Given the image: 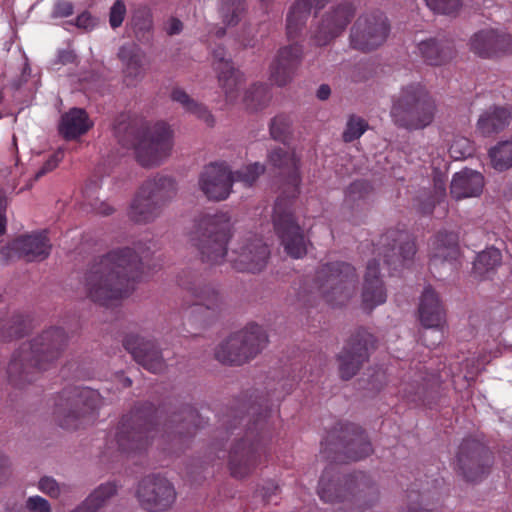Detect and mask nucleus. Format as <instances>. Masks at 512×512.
I'll list each match as a JSON object with an SVG mask.
<instances>
[{"mask_svg": "<svg viewBox=\"0 0 512 512\" xmlns=\"http://www.w3.org/2000/svg\"><path fill=\"white\" fill-rule=\"evenodd\" d=\"M117 56L125 66L124 73L127 79L138 80L143 77L142 55L137 45H122Z\"/></svg>", "mask_w": 512, "mask_h": 512, "instance_id": "43", "label": "nucleus"}, {"mask_svg": "<svg viewBox=\"0 0 512 512\" xmlns=\"http://www.w3.org/2000/svg\"><path fill=\"white\" fill-rule=\"evenodd\" d=\"M471 50L482 58H493L512 53V36L494 29L475 33L470 40Z\"/></svg>", "mask_w": 512, "mask_h": 512, "instance_id": "28", "label": "nucleus"}, {"mask_svg": "<svg viewBox=\"0 0 512 512\" xmlns=\"http://www.w3.org/2000/svg\"><path fill=\"white\" fill-rule=\"evenodd\" d=\"M265 172L264 165L256 162L233 173L234 181H240L245 186H252Z\"/></svg>", "mask_w": 512, "mask_h": 512, "instance_id": "51", "label": "nucleus"}, {"mask_svg": "<svg viewBox=\"0 0 512 512\" xmlns=\"http://www.w3.org/2000/svg\"><path fill=\"white\" fill-rule=\"evenodd\" d=\"M144 271L143 259L130 247L116 248L94 261L84 276L86 296L94 303L109 306L126 298Z\"/></svg>", "mask_w": 512, "mask_h": 512, "instance_id": "1", "label": "nucleus"}, {"mask_svg": "<svg viewBox=\"0 0 512 512\" xmlns=\"http://www.w3.org/2000/svg\"><path fill=\"white\" fill-rule=\"evenodd\" d=\"M6 330L5 338H19L24 335L25 325L22 316L17 315L11 318V320L4 326L1 327Z\"/></svg>", "mask_w": 512, "mask_h": 512, "instance_id": "58", "label": "nucleus"}, {"mask_svg": "<svg viewBox=\"0 0 512 512\" xmlns=\"http://www.w3.org/2000/svg\"><path fill=\"white\" fill-rule=\"evenodd\" d=\"M220 13L223 22L227 26H235L239 23L242 14L246 10L245 0H220Z\"/></svg>", "mask_w": 512, "mask_h": 512, "instance_id": "50", "label": "nucleus"}, {"mask_svg": "<svg viewBox=\"0 0 512 512\" xmlns=\"http://www.w3.org/2000/svg\"><path fill=\"white\" fill-rule=\"evenodd\" d=\"M491 465L492 454L482 442L472 438L462 441L456 456V467L466 481L481 480L489 473Z\"/></svg>", "mask_w": 512, "mask_h": 512, "instance_id": "17", "label": "nucleus"}, {"mask_svg": "<svg viewBox=\"0 0 512 512\" xmlns=\"http://www.w3.org/2000/svg\"><path fill=\"white\" fill-rule=\"evenodd\" d=\"M312 7L315 5L311 0H297L290 7L286 18V33L289 39L299 36Z\"/></svg>", "mask_w": 512, "mask_h": 512, "instance_id": "41", "label": "nucleus"}, {"mask_svg": "<svg viewBox=\"0 0 512 512\" xmlns=\"http://www.w3.org/2000/svg\"><path fill=\"white\" fill-rule=\"evenodd\" d=\"M491 166L497 171L512 167V140L501 141L489 150Z\"/></svg>", "mask_w": 512, "mask_h": 512, "instance_id": "46", "label": "nucleus"}, {"mask_svg": "<svg viewBox=\"0 0 512 512\" xmlns=\"http://www.w3.org/2000/svg\"><path fill=\"white\" fill-rule=\"evenodd\" d=\"M321 446V455L331 463L359 461L373 452L365 431L353 423L335 425Z\"/></svg>", "mask_w": 512, "mask_h": 512, "instance_id": "7", "label": "nucleus"}, {"mask_svg": "<svg viewBox=\"0 0 512 512\" xmlns=\"http://www.w3.org/2000/svg\"><path fill=\"white\" fill-rule=\"evenodd\" d=\"M231 223L226 213L206 214L199 218L192 235L201 261L209 265L223 263L227 255Z\"/></svg>", "mask_w": 512, "mask_h": 512, "instance_id": "9", "label": "nucleus"}, {"mask_svg": "<svg viewBox=\"0 0 512 512\" xmlns=\"http://www.w3.org/2000/svg\"><path fill=\"white\" fill-rule=\"evenodd\" d=\"M116 492L117 489L114 484H101L82 502V504L91 512H98Z\"/></svg>", "mask_w": 512, "mask_h": 512, "instance_id": "49", "label": "nucleus"}, {"mask_svg": "<svg viewBox=\"0 0 512 512\" xmlns=\"http://www.w3.org/2000/svg\"><path fill=\"white\" fill-rule=\"evenodd\" d=\"M156 431V409L151 403L135 406L119 422L116 442L123 452L145 448Z\"/></svg>", "mask_w": 512, "mask_h": 512, "instance_id": "11", "label": "nucleus"}, {"mask_svg": "<svg viewBox=\"0 0 512 512\" xmlns=\"http://www.w3.org/2000/svg\"><path fill=\"white\" fill-rule=\"evenodd\" d=\"M130 26L135 38L142 44H150L153 40V15L149 7L138 5L131 12Z\"/></svg>", "mask_w": 512, "mask_h": 512, "instance_id": "39", "label": "nucleus"}, {"mask_svg": "<svg viewBox=\"0 0 512 512\" xmlns=\"http://www.w3.org/2000/svg\"><path fill=\"white\" fill-rule=\"evenodd\" d=\"M170 98L172 101L178 103L186 112L193 114L206 123L207 126H214L215 119L208 108L190 97L184 89L174 87L170 93Z\"/></svg>", "mask_w": 512, "mask_h": 512, "instance_id": "40", "label": "nucleus"}, {"mask_svg": "<svg viewBox=\"0 0 512 512\" xmlns=\"http://www.w3.org/2000/svg\"><path fill=\"white\" fill-rule=\"evenodd\" d=\"M361 296L364 309L369 311L386 301V289L380 278L379 263L375 259L367 263Z\"/></svg>", "mask_w": 512, "mask_h": 512, "instance_id": "30", "label": "nucleus"}, {"mask_svg": "<svg viewBox=\"0 0 512 512\" xmlns=\"http://www.w3.org/2000/svg\"><path fill=\"white\" fill-rule=\"evenodd\" d=\"M409 503L402 508L401 512H428L430 508L424 507L421 502L418 501V496L413 499L412 495H409Z\"/></svg>", "mask_w": 512, "mask_h": 512, "instance_id": "64", "label": "nucleus"}, {"mask_svg": "<svg viewBox=\"0 0 512 512\" xmlns=\"http://www.w3.org/2000/svg\"><path fill=\"white\" fill-rule=\"evenodd\" d=\"M38 488L41 492L51 498H59L62 493L68 491V486L59 484L54 478L49 476L42 477L38 482Z\"/></svg>", "mask_w": 512, "mask_h": 512, "instance_id": "55", "label": "nucleus"}, {"mask_svg": "<svg viewBox=\"0 0 512 512\" xmlns=\"http://www.w3.org/2000/svg\"><path fill=\"white\" fill-rule=\"evenodd\" d=\"M163 209L140 188L131 203L129 217L136 223H148L159 217Z\"/></svg>", "mask_w": 512, "mask_h": 512, "instance_id": "38", "label": "nucleus"}, {"mask_svg": "<svg viewBox=\"0 0 512 512\" xmlns=\"http://www.w3.org/2000/svg\"><path fill=\"white\" fill-rule=\"evenodd\" d=\"M113 130L123 147L134 149L137 162L143 167L160 165L172 149L171 131L164 123L150 126L121 114L115 119Z\"/></svg>", "mask_w": 512, "mask_h": 512, "instance_id": "2", "label": "nucleus"}, {"mask_svg": "<svg viewBox=\"0 0 512 512\" xmlns=\"http://www.w3.org/2000/svg\"><path fill=\"white\" fill-rule=\"evenodd\" d=\"M427 6L435 13L455 16L462 7V0H425Z\"/></svg>", "mask_w": 512, "mask_h": 512, "instance_id": "53", "label": "nucleus"}, {"mask_svg": "<svg viewBox=\"0 0 512 512\" xmlns=\"http://www.w3.org/2000/svg\"><path fill=\"white\" fill-rule=\"evenodd\" d=\"M173 484L159 475H148L138 484L136 497L142 509L148 512H166L176 501Z\"/></svg>", "mask_w": 512, "mask_h": 512, "instance_id": "18", "label": "nucleus"}, {"mask_svg": "<svg viewBox=\"0 0 512 512\" xmlns=\"http://www.w3.org/2000/svg\"><path fill=\"white\" fill-rule=\"evenodd\" d=\"M270 250L260 238H249L232 251L231 265L238 272L259 273L265 269Z\"/></svg>", "mask_w": 512, "mask_h": 512, "instance_id": "24", "label": "nucleus"}, {"mask_svg": "<svg viewBox=\"0 0 512 512\" xmlns=\"http://www.w3.org/2000/svg\"><path fill=\"white\" fill-rule=\"evenodd\" d=\"M63 151L61 149L54 152L43 164V166L35 173L34 180L40 179L48 172L53 171L63 159Z\"/></svg>", "mask_w": 512, "mask_h": 512, "instance_id": "59", "label": "nucleus"}, {"mask_svg": "<svg viewBox=\"0 0 512 512\" xmlns=\"http://www.w3.org/2000/svg\"><path fill=\"white\" fill-rule=\"evenodd\" d=\"M483 187V175L466 168L454 174L450 184V194L456 200L477 197L482 193Z\"/></svg>", "mask_w": 512, "mask_h": 512, "instance_id": "32", "label": "nucleus"}, {"mask_svg": "<svg viewBox=\"0 0 512 512\" xmlns=\"http://www.w3.org/2000/svg\"><path fill=\"white\" fill-rule=\"evenodd\" d=\"M435 252L430 259V270L437 271L441 265L451 270L459 256L457 236L452 232H439L436 236Z\"/></svg>", "mask_w": 512, "mask_h": 512, "instance_id": "31", "label": "nucleus"}, {"mask_svg": "<svg viewBox=\"0 0 512 512\" xmlns=\"http://www.w3.org/2000/svg\"><path fill=\"white\" fill-rule=\"evenodd\" d=\"M446 198V181L441 174H437L433 179V191L423 193L418 197V211L424 215L433 212L437 204L442 203Z\"/></svg>", "mask_w": 512, "mask_h": 512, "instance_id": "45", "label": "nucleus"}, {"mask_svg": "<svg viewBox=\"0 0 512 512\" xmlns=\"http://www.w3.org/2000/svg\"><path fill=\"white\" fill-rule=\"evenodd\" d=\"M267 343L265 330L257 324H251L219 344L215 357L223 364L242 365L256 357Z\"/></svg>", "mask_w": 512, "mask_h": 512, "instance_id": "12", "label": "nucleus"}, {"mask_svg": "<svg viewBox=\"0 0 512 512\" xmlns=\"http://www.w3.org/2000/svg\"><path fill=\"white\" fill-rule=\"evenodd\" d=\"M390 30L387 17L379 11L357 18L350 31V45L361 52H370L381 46Z\"/></svg>", "mask_w": 512, "mask_h": 512, "instance_id": "16", "label": "nucleus"}, {"mask_svg": "<svg viewBox=\"0 0 512 512\" xmlns=\"http://www.w3.org/2000/svg\"><path fill=\"white\" fill-rule=\"evenodd\" d=\"M291 133V121L285 115H277L271 119L270 135L276 141L284 142Z\"/></svg>", "mask_w": 512, "mask_h": 512, "instance_id": "52", "label": "nucleus"}, {"mask_svg": "<svg viewBox=\"0 0 512 512\" xmlns=\"http://www.w3.org/2000/svg\"><path fill=\"white\" fill-rule=\"evenodd\" d=\"M74 13V5L67 0H57L53 6L51 17L53 19L66 18Z\"/></svg>", "mask_w": 512, "mask_h": 512, "instance_id": "62", "label": "nucleus"}, {"mask_svg": "<svg viewBox=\"0 0 512 512\" xmlns=\"http://www.w3.org/2000/svg\"><path fill=\"white\" fill-rule=\"evenodd\" d=\"M268 162L278 169L279 174L286 178L287 182L293 187L294 192H296L300 184L299 160L296 155L293 152L278 147L269 152Z\"/></svg>", "mask_w": 512, "mask_h": 512, "instance_id": "34", "label": "nucleus"}, {"mask_svg": "<svg viewBox=\"0 0 512 512\" xmlns=\"http://www.w3.org/2000/svg\"><path fill=\"white\" fill-rule=\"evenodd\" d=\"M122 344L134 361L144 369L155 374L166 370V361L155 340L130 333L123 338Z\"/></svg>", "mask_w": 512, "mask_h": 512, "instance_id": "21", "label": "nucleus"}, {"mask_svg": "<svg viewBox=\"0 0 512 512\" xmlns=\"http://www.w3.org/2000/svg\"><path fill=\"white\" fill-rule=\"evenodd\" d=\"M93 122L83 108H71L62 115L59 123V133L66 140H74L91 129Z\"/></svg>", "mask_w": 512, "mask_h": 512, "instance_id": "35", "label": "nucleus"}, {"mask_svg": "<svg viewBox=\"0 0 512 512\" xmlns=\"http://www.w3.org/2000/svg\"><path fill=\"white\" fill-rule=\"evenodd\" d=\"M380 245L384 262L393 269L404 266L406 261L412 260L416 253L414 239L405 230H387L381 236Z\"/></svg>", "mask_w": 512, "mask_h": 512, "instance_id": "23", "label": "nucleus"}, {"mask_svg": "<svg viewBox=\"0 0 512 512\" xmlns=\"http://www.w3.org/2000/svg\"><path fill=\"white\" fill-rule=\"evenodd\" d=\"M356 14V7L351 2H343L325 14L313 33L311 40L316 46L328 45L341 35Z\"/></svg>", "mask_w": 512, "mask_h": 512, "instance_id": "25", "label": "nucleus"}, {"mask_svg": "<svg viewBox=\"0 0 512 512\" xmlns=\"http://www.w3.org/2000/svg\"><path fill=\"white\" fill-rule=\"evenodd\" d=\"M45 370L54 365L65 353L69 335L62 327L52 326L23 342Z\"/></svg>", "mask_w": 512, "mask_h": 512, "instance_id": "19", "label": "nucleus"}, {"mask_svg": "<svg viewBox=\"0 0 512 512\" xmlns=\"http://www.w3.org/2000/svg\"><path fill=\"white\" fill-rule=\"evenodd\" d=\"M435 113V101L420 83L402 86L392 98L390 116L399 128L409 131L424 129L433 122Z\"/></svg>", "mask_w": 512, "mask_h": 512, "instance_id": "5", "label": "nucleus"}, {"mask_svg": "<svg viewBox=\"0 0 512 512\" xmlns=\"http://www.w3.org/2000/svg\"><path fill=\"white\" fill-rule=\"evenodd\" d=\"M140 188L163 208L177 194L176 181L170 176L160 174L147 179Z\"/></svg>", "mask_w": 512, "mask_h": 512, "instance_id": "37", "label": "nucleus"}, {"mask_svg": "<svg viewBox=\"0 0 512 512\" xmlns=\"http://www.w3.org/2000/svg\"><path fill=\"white\" fill-rule=\"evenodd\" d=\"M178 284L192 298L190 317L201 326L212 323L223 310L225 301L219 287L207 282L194 270H183Z\"/></svg>", "mask_w": 512, "mask_h": 512, "instance_id": "8", "label": "nucleus"}, {"mask_svg": "<svg viewBox=\"0 0 512 512\" xmlns=\"http://www.w3.org/2000/svg\"><path fill=\"white\" fill-rule=\"evenodd\" d=\"M270 413L266 398H260L249 405L244 436L229 451L228 464L233 477L244 478L256 468L260 447L272 434Z\"/></svg>", "mask_w": 512, "mask_h": 512, "instance_id": "3", "label": "nucleus"}, {"mask_svg": "<svg viewBox=\"0 0 512 512\" xmlns=\"http://www.w3.org/2000/svg\"><path fill=\"white\" fill-rule=\"evenodd\" d=\"M471 144L467 138L454 139L449 147V153L454 159L466 158L471 154Z\"/></svg>", "mask_w": 512, "mask_h": 512, "instance_id": "57", "label": "nucleus"}, {"mask_svg": "<svg viewBox=\"0 0 512 512\" xmlns=\"http://www.w3.org/2000/svg\"><path fill=\"white\" fill-rule=\"evenodd\" d=\"M377 338L364 327H358L336 355L339 377L348 381L356 376L377 349Z\"/></svg>", "mask_w": 512, "mask_h": 512, "instance_id": "13", "label": "nucleus"}, {"mask_svg": "<svg viewBox=\"0 0 512 512\" xmlns=\"http://www.w3.org/2000/svg\"><path fill=\"white\" fill-rule=\"evenodd\" d=\"M25 509L27 512H51V505L45 498L41 496H30L25 501Z\"/></svg>", "mask_w": 512, "mask_h": 512, "instance_id": "60", "label": "nucleus"}, {"mask_svg": "<svg viewBox=\"0 0 512 512\" xmlns=\"http://www.w3.org/2000/svg\"><path fill=\"white\" fill-rule=\"evenodd\" d=\"M418 312L422 325L431 330L423 333L424 344L427 346L440 344L443 340L445 311L438 294L430 285L425 287L421 294Z\"/></svg>", "mask_w": 512, "mask_h": 512, "instance_id": "20", "label": "nucleus"}, {"mask_svg": "<svg viewBox=\"0 0 512 512\" xmlns=\"http://www.w3.org/2000/svg\"><path fill=\"white\" fill-rule=\"evenodd\" d=\"M418 50L429 65H442L455 55L453 41L447 37H435L421 41Z\"/></svg>", "mask_w": 512, "mask_h": 512, "instance_id": "33", "label": "nucleus"}, {"mask_svg": "<svg viewBox=\"0 0 512 512\" xmlns=\"http://www.w3.org/2000/svg\"><path fill=\"white\" fill-rule=\"evenodd\" d=\"M10 249L28 262L42 261L50 255L51 244L44 232H37L17 237Z\"/></svg>", "mask_w": 512, "mask_h": 512, "instance_id": "29", "label": "nucleus"}, {"mask_svg": "<svg viewBox=\"0 0 512 512\" xmlns=\"http://www.w3.org/2000/svg\"><path fill=\"white\" fill-rule=\"evenodd\" d=\"M270 98L268 88L263 84L255 83L245 91L243 103L247 110L255 112L266 107Z\"/></svg>", "mask_w": 512, "mask_h": 512, "instance_id": "47", "label": "nucleus"}, {"mask_svg": "<svg viewBox=\"0 0 512 512\" xmlns=\"http://www.w3.org/2000/svg\"><path fill=\"white\" fill-rule=\"evenodd\" d=\"M77 61V55L72 49H63L58 51L55 64L67 65L73 64Z\"/></svg>", "mask_w": 512, "mask_h": 512, "instance_id": "63", "label": "nucleus"}, {"mask_svg": "<svg viewBox=\"0 0 512 512\" xmlns=\"http://www.w3.org/2000/svg\"><path fill=\"white\" fill-rule=\"evenodd\" d=\"M239 43L244 48H253L258 43L256 28L252 25H245L238 36Z\"/></svg>", "mask_w": 512, "mask_h": 512, "instance_id": "61", "label": "nucleus"}, {"mask_svg": "<svg viewBox=\"0 0 512 512\" xmlns=\"http://www.w3.org/2000/svg\"><path fill=\"white\" fill-rule=\"evenodd\" d=\"M304 56L303 46L293 43L280 48L270 65V80L279 87L290 83Z\"/></svg>", "mask_w": 512, "mask_h": 512, "instance_id": "27", "label": "nucleus"}, {"mask_svg": "<svg viewBox=\"0 0 512 512\" xmlns=\"http://www.w3.org/2000/svg\"><path fill=\"white\" fill-rule=\"evenodd\" d=\"M502 263V255L499 249L494 247L483 250L477 254L473 262V274L479 279H485Z\"/></svg>", "mask_w": 512, "mask_h": 512, "instance_id": "44", "label": "nucleus"}, {"mask_svg": "<svg viewBox=\"0 0 512 512\" xmlns=\"http://www.w3.org/2000/svg\"><path fill=\"white\" fill-rule=\"evenodd\" d=\"M314 282L321 297L328 304L341 306L355 294L358 275L350 263L333 261L317 268Z\"/></svg>", "mask_w": 512, "mask_h": 512, "instance_id": "10", "label": "nucleus"}, {"mask_svg": "<svg viewBox=\"0 0 512 512\" xmlns=\"http://www.w3.org/2000/svg\"><path fill=\"white\" fill-rule=\"evenodd\" d=\"M105 404L98 390L89 387H69L58 398L55 417L58 425L66 430H78L91 423Z\"/></svg>", "mask_w": 512, "mask_h": 512, "instance_id": "6", "label": "nucleus"}, {"mask_svg": "<svg viewBox=\"0 0 512 512\" xmlns=\"http://www.w3.org/2000/svg\"><path fill=\"white\" fill-rule=\"evenodd\" d=\"M318 495L325 502L355 503L366 508L377 500L378 491L363 472L339 476L332 467H327L319 480Z\"/></svg>", "mask_w": 512, "mask_h": 512, "instance_id": "4", "label": "nucleus"}, {"mask_svg": "<svg viewBox=\"0 0 512 512\" xmlns=\"http://www.w3.org/2000/svg\"><path fill=\"white\" fill-rule=\"evenodd\" d=\"M272 222L287 255L295 259L304 257L307 254V241L294 215L290 198L284 196L277 198Z\"/></svg>", "mask_w": 512, "mask_h": 512, "instance_id": "14", "label": "nucleus"}, {"mask_svg": "<svg viewBox=\"0 0 512 512\" xmlns=\"http://www.w3.org/2000/svg\"><path fill=\"white\" fill-rule=\"evenodd\" d=\"M512 112L503 106H492L481 113L477 121V131L482 136H491L504 130L510 123Z\"/></svg>", "mask_w": 512, "mask_h": 512, "instance_id": "36", "label": "nucleus"}, {"mask_svg": "<svg viewBox=\"0 0 512 512\" xmlns=\"http://www.w3.org/2000/svg\"><path fill=\"white\" fill-rule=\"evenodd\" d=\"M126 5L123 0H116L109 11V24L113 29L120 27L126 16Z\"/></svg>", "mask_w": 512, "mask_h": 512, "instance_id": "56", "label": "nucleus"}, {"mask_svg": "<svg viewBox=\"0 0 512 512\" xmlns=\"http://www.w3.org/2000/svg\"><path fill=\"white\" fill-rule=\"evenodd\" d=\"M373 187L366 180H356L346 189L345 202L351 207H359L372 194Z\"/></svg>", "mask_w": 512, "mask_h": 512, "instance_id": "48", "label": "nucleus"}, {"mask_svg": "<svg viewBox=\"0 0 512 512\" xmlns=\"http://www.w3.org/2000/svg\"><path fill=\"white\" fill-rule=\"evenodd\" d=\"M43 371H46L45 368L22 343L11 355L6 375L12 386L23 388L34 382Z\"/></svg>", "mask_w": 512, "mask_h": 512, "instance_id": "26", "label": "nucleus"}, {"mask_svg": "<svg viewBox=\"0 0 512 512\" xmlns=\"http://www.w3.org/2000/svg\"><path fill=\"white\" fill-rule=\"evenodd\" d=\"M220 65L216 67L218 71V81L220 87L223 89L228 102H233L237 98L239 87L243 83V75L232 66L231 61H221Z\"/></svg>", "mask_w": 512, "mask_h": 512, "instance_id": "42", "label": "nucleus"}, {"mask_svg": "<svg viewBox=\"0 0 512 512\" xmlns=\"http://www.w3.org/2000/svg\"><path fill=\"white\" fill-rule=\"evenodd\" d=\"M233 182V172L225 163L211 162L198 176L199 190L211 201L225 200L231 193Z\"/></svg>", "mask_w": 512, "mask_h": 512, "instance_id": "22", "label": "nucleus"}, {"mask_svg": "<svg viewBox=\"0 0 512 512\" xmlns=\"http://www.w3.org/2000/svg\"><path fill=\"white\" fill-rule=\"evenodd\" d=\"M367 127L368 124L364 119L351 116L342 134L343 141L348 143L358 139L366 131Z\"/></svg>", "mask_w": 512, "mask_h": 512, "instance_id": "54", "label": "nucleus"}, {"mask_svg": "<svg viewBox=\"0 0 512 512\" xmlns=\"http://www.w3.org/2000/svg\"><path fill=\"white\" fill-rule=\"evenodd\" d=\"M204 420L191 405H182L165 419L161 427L164 449L178 452L203 427Z\"/></svg>", "mask_w": 512, "mask_h": 512, "instance_id": "15", "label": "nucleus"}]
</instances>
